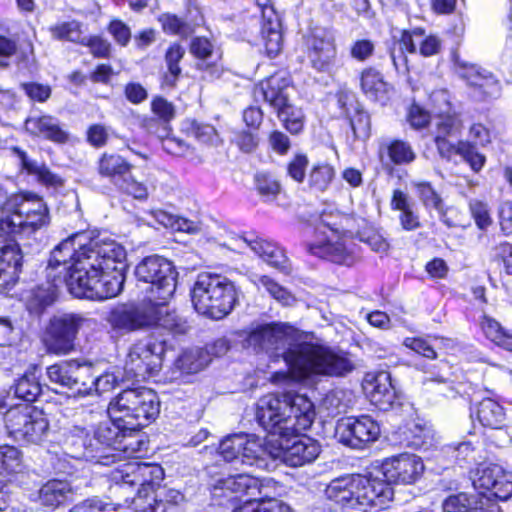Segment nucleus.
<instances>
[{
  "label": "nucleus",
  "instance_id": "nucleus-1",
  "mask_svg": "<svg viewBox=\"0 0 512 512\" xmlns=\"http://www.w3.org/2000/svg\"><path fill=\"white\" fill-rule=\"evenodd\" d=\"M83 237L75 234L53 249L47 278L64 283L78 298L105 300L117 296L125 282L126 250L114 240L82 243Z\"/></svg>",
  "mask_w": 512,
  "mask_h": 512
},
{
  "label": "nucleus",
  "instance_id": "nucleus-2",
  "mask_svg": "<svg viewBox=\"0 0 512 512\" xmlns=\"http://www.w3.org/2000/svg\"><path fill=\"white\" fill-rule=\"evenodd\" d=\"M299 332L288 324H267L253 329L245 339L248 347L265 352L274 361L283 359L291 377L302 380L313 374L342 376L353 370L344 355L299 340Z\"/></svg>",
  "mask_w": 512,
  "mask_h": 512
},
{
  "label": "nucleus",
  "instance_id": "nucleus-3",
  "mask_svg": "<svg viewBox=\"0 0 512 512\" xmlns=\"http://www.w3.org/2000/svg\"><path fill=\"white\" fill-rule=\"evenodd\" d=\"M256 419L268 434L279 437L281 457L288 466H303L318 457L320 446L314 439L294 436L308 429L315 419L314 405L306 396L265 395L258 402Z\"/></svg>",
  "mask_w": 512,
  "mask_h": 512
},
{
  "label": "nucleus",
  "instance_id": "nucleus-4",
  "mask_svg": "<svg viewBox=\"0 0 512 512\" xmlns=\"http://www.w3.org/2000/svg\"><path fill=\"white\" fill-rule=\"evenodd\" d=\"M325 495L337 504L366 512L386 508L394 492L386 479L345 475L332 480L325 489Z\"/></svg>",
  "mask_w": 512,
  "mask_h": 512
},
{
  "label": "nucleus",
  "instance_id": "nucleus-5",
  "mask_svg": "<svg viewBox=\"0 0 512 512\" xmlns=\"http://www.w3.org/2000/svg\"><path fill=\"white\" fill-rule=\"evenodd\" d=\"M108 477L122 490L134 489L135 494L126 498V502L135 511L150 509V497L162 487L164 470L160 465L142 463L135 460L125 461L112 469Z\"/></svg>",
  "mask_w": 512,
  "mask_h": 512
},
{
  "label": "nucleus",
  "instance_id": "nucleus-6",
  "mask_svg": "<svg viewBox=\"0 0 512 512\" xmlns=\"http://www.w3.org/2000/svg\"><path fill=\"white\" fill-rule=\"evenodd\" d=\"M237 298L234 283L219 274L200 273L191 290L195 310L216 320L224 318L233 310Z\"/></svg>",
  "mask_w": 512,
  "mask_h": 512
},
{
  "label": "nucleus",
  "instance_id": "nucleus-7",
  "mask_svg": "<svg viewBox=\"0 0 512 512\" xmlns=\"http://www.w3.org/2000/svg\"><path fill=\"white\" fill-rule=\"evenodd\" d=\"M107 413L111 419L124 422L130 430H140L157 418L160 401L152 389L128 388L111 399Z\"/></svg>",
  "mask_w": 512,
  "mask_h": 512
},
{
  "label": "nucleus",
  "instance_id": "nucleus-8",
  "mask_svg": "<svg viewBox=\"0 0 512 512\" xmlns=\"http://www.w3.org/2000/svg\"><path fill=\"white\" fill-rule=\"evenodd\" d=\"M50 222L49 209L44 200L33 193H21L10 197L0 218V231L13 235L34 232Z\"/></svg>",
  "mask_w": 512,
  "mask_h": 512
},
{
  "label": "nucleus",
  "instance_id": "nucleus-9",
  "mask_svg": "<svg viewBox=\"0 0 512 512\" xmlns=\"http://www.w3.org/2000/svg\"><path fill=\"white\" fill-rule=\"evenodd\" d=\"M167 349L168 341L158 331L135 343L125 361L126 375L138 380L154 375L160 370Z\"/></svg>",
  "mask_w": 512,
  "mask_h": 512
},
{
  "label": "nucleus",
  "instance_id": "nucleus-10",
  "mask_svg": "<svg viewBox=\"0 0 512 512\" xmlns=\"http://www.w3.org/2000/svg\"><path fill=\"white\" fill-rule=\"evenodd\" d=\"M4 421L8 434L24 443H40L49 429L43 411L30 404L10 407L4 415Z\"/></svg>",
  "mask_w": 512,
  "mask_h": 512
},
{
  "label": "nucleus",
  "instance_id": "nucleus-11",
  "mask_svg": "<svg viewBox=\"0 0 512 512\" xmlns=\"http://www.w3.org/2000/svg\"><path fill=\"white\" fill-rule=\"evenodd\" d=\"M138 281L151 285L150 293L154 299L167 301L176 289L177 272L172 262L159 255H150L142 259L135 268Z\"/></svg>",
  "mask_w": 512,
  "mask_h": 512
},
{
  "label": "nucleus",
  "instance_id": "nucleus-12",
  "mask_svg": "<svg viewBox=\"0 0 512 512\" xmlns=\"http://www.w3.org/2000/svg\"><path fill=\"white\" fill-rule=\"evenodd\" d=\"M158 313L157 304L152 300L124 303L110 311L107 321L113 330L126 334L154 327Z\"/></svg>",
  "mask_w": 512,
  "mask_h": 512
},
{
  "label": "nucleus",
  "instance_id": "nucleus-13",
  "mask_svg": "<svg viewBox=\"0 0 512 512\" xmlns=\"http://www.w3.org/2000/svg\"><path fill=\"white\" fill-rule=\"evenodd\" d=\"M84 318L65 313L53 316L43 333L42 342L50 354L63 356L75 350V340Z\"/></svg>",
  "mask_w": 512,
  "mask_h": 512
},
{
  "label": "nucleus",
  "instance_id": "nucleus-14",
  "mask_svg": "<svg viewBox=\"0 0 512 512\" xmlns=\"http://www.w3.org/2000/svg\"><path fill=\"white\" fill-rule=\"evenodd\" d=\"M130 430L122 421L100 422L94 429L93 439L85 448L84 456L97 464L110 466L116 463V446L119 445L124 431Z\"/></svg>",
  "mask_w": 512,
  "mask_h": 512
},
{
  "label": "nucleus",
  "instance_id": "nucleus-15",
  "mask_svg": "<svg viewBox=\"0 0 512 512\" xmlns=\"http://www.w3.org/2000/svg\"><path fill=\"white\" fill-rule=\"evenodd\" d=\"M336 434L343 444L363 449L378 439L380 426L369 415L346 417L338 421Z\"/></svg>",
  "mask_w": 512,
  "mask_h": 512
},
{
  "label": "nucleus",
  "instance_id": "nucleus-16",
  "mask_svg": "<svg viewBox=\"0 0 512 512\" xmlns=\"http://www.w3.org/2000/svg\"><path fill=\"white\" fill-rule=\"evenodd\" d=\"M477 490H486L490 496L506 500L512 495V473L494 463H481L472 476Z\"/></svg>",
  "mask_w": 512,
  "mask_h": 512
},
{
  "label": "nucleus",
  "instance_id": "nucleus-17",
  "mask_svg": "<svg viewBox=\"0 0 512 512\" xmlns=\"http://www.w3.org/2000/svg\"><path fill=\"white\" fill-rule=\"evenodd\" d=\"M382 474L390 484H412L416 482L424 471L422 459L410 453H402L386 458L381 465Z\"/></svg>",
  "mask_w": 512,
  "mask_h": 512
},
{
  "label": "nucleus",
  "instance_id": "nucleus-18",
  "mask_svg": "<svg viewBox=\"0 0 512 512\" xmlns=\"http://www.w3.org/2000/svg\"><path fill=\"white\" fill-rule=\"evenodd\" d=\"M307 55L313 68L327 71L336 58V46L333 34L321 27L312 29L306 36Z\"/></svg>",
  "mask_w": 512,
  "mask_h": 512
},
{
  "label": "nucleus",
  "instance_id": "nucleus-19",
  "mask_svg": "<svg viewBox=\"0 0 512 512\" xmlns=\"http://www.w3.org/2000/svg\"><path fill=\"white\" fill-rule=\"evenodd\" d=\"M209 485L215 499L226 498L228 501H232L241 494L254 497L260 493L259 479L248 474L220 475L213 478Z\"/></svg>",
  "mask_w": 512,
  "mask_h": 512
},
{
  "label": "nucleus",
  "instance_id": "nucleus-20",
  "mask_svg": "<svg viewBox=\"0 0 512 512\" xmlns=\"http://www.w3.org/2000/svg\"><path fill=\"white\" fill-rule=\"evenodd\" d=\"M90 369V362L73 359L48 366L46 375L51 383L75 390L79 394V387H83V384H85Z\"/></svg>",
  "mask_w": 512,
  "mask_h": 512
},
{
  "label": "nucleus",
  "instance_id": "nucleus-21",
  "mask_svg": "<svg viewBox=\"0 0 512 512\" xmlns=\"http://www.w3.org/2000/svg\"><path fill=\"white\" fill-rule=\"evenodd\" d=\"M458 73L472 88V96L475 100L485 101L499 97L500 83L487 70L474 64L459 63Z\"/></svg>",
  "mask_w": 512,
  "mask_h": 512
},
{
  "label": "nucleus",
  "instance_id": "nucleus-22",
  "mask_svg": "<svg viewBox=\"0 0 512 512\" xmlns=\"http://www.w3.org/2000/svg\"><path fill=\"white\" fill-rule=\"evenodd\" d=\"M22 258L20 247L15 240L0 231V293L17 282Z\"/></svg>",
  "mask_w": 512,
  "mask_h": 512
},
{
  "label": "nucleus",
  "instance_id": "nucleus-23",
  "mask_svg": "<svg viewBox=\"0 0 512 512\" xmlns=\"http://www.w3.org/2000/svg\"><path fill=\"white\" fill-rule=\"evenodd\" d=\"M308 253L336 264L351 266L358 259L356 246L350 242L326 238L316 239L306 244Z\"/></svg>",
  "mask_w": 512,
  "mask_h": 512
},
{
  "label": "nucleus",
  "instance_id": "nucleus-24",
  "mask_svg": "<svg viewBox=\"0 0 512 512\" xmlns=\"http://www.w3.org/2000/svg\"><path fill=\"white\" fill-rule=\"evenodd\" d=\"M271 0H256L262 15L261 36L268 57H276L282 49L281 22L274 8L270 4Z\"/></svg>",
  "mask_w": 512,
  "mask_h": 512
},
{
  "label": "nucleus",
  "instance_id": "nucleus-25",
  "mask_svg": "<svg viewBox=\"0 0 512 512\" xmlns=\"http://www.w3.org/2000/svg\"><path fill=\"white\" fill-rule=\"evenodd\" d=\"M292 90L290 79L283 74L276 73L255 86L254 96L257 100L262 99L268 103L276 111L290 100Z\"/></svg>",
  "mask_w": 512,
  "mask_h": 512
},
{
  "label": "nucleus",
  "instance_id": "nucleus-26",
  "mask_svg": "<svg viewBox=\"0 0 512 512\" xmlns=\"http://www.w3.org/2000/svg\"><path fill=\"white\" fill-rule=\"evenodd\" d=\"M363 388L370 397V401L380 410L392 408L397 399L396 389L387 371L368 373Z\"/></svg>",
  "mask_w": 512,
  "mask_h": 512
},
{
  "label": "nucleus",
  "instance_id": "nucleus-27",
  "mask_svg": "<svg viewBox=\"0 0 512 512\" xmlns=\"http://www.w3.org/2000/svg\"><path fill=\"white\" fill-rule=\"evenodd\" d=\"M443 512H501L499 505L483 492H460L448 496L442 502Z\"/></svg>",
  "mask_w": 512,
  "mask_h": 512
},
{
  "label": "nucleus",
  "instance_id": "nucleus-28",
  "mask_svg": "<svg viewBox=\"0 0 512 512\" xmlns=\"http://www.w3.org/2000/svg\"><path fill=\"white\" fill-rule=\"evenodd\" d=\"M243 242L270 266L284 274L291 272V266L284 251L275 243L263 239L254 233H247L241 237Z\"/></svg>",
  "mask_w": 512,
  "mask_h": 512
},
{
  "label": "nucleus",
  "instance_id": "nucleus-29",
  "mask_svg": "<svg viewBox=\"0 0 512 512\" xmlns=\"http://www.w3.org/2000/svg\"><path fill=\"white\" fill-rule=\"evenodd\" d=\"M61 283L53 278L34 286L24 296V303L27 311L33 316H41L51 307L58 298V287Z\"/></svg>",
  "mask_w": 512,
  "mask_h": 512
},
{
  "label": "nucleus",
  "instance_id": "nucleus-30",
  "mask_svg": "<svg viewBox=\"0 0 512 512\" xmlns=\"http://www.w3.org/2000/svg\"><path fill=\"white\" fill-rule=\"evenodd\" d=\"M25 129L33 136L42 137L57 144L69 141V133L59 120L51 115L30 116L25 121Z\"/></svg>",
  "mask_w": 512,
  "mask_h": 512
},
{
  "label": "nucleus",
  "instance_id": "nucleus-31",
  "mask_svg": "<svg viewBox=\"0 0 512 512\" xmlns=\"http://www.w3.org/2000/svg\"><path fill=\"white\" fill-rule=\"evenodd\" d=\"M433 99L442 100L444 107L436 111L433 119L435 127V136L457 137L460 133L462 124L461 120L455 113H451L450 103L447 100L445 91L433 94Z\"/></svg>",
  "mask_w": 512,
  "mask_h": 512
},
{
  "label": "nucleus",
  "instance_id": "nucleus-32",
  "mask_svg": "<svg viewBox=\"0 0 512 512\" xmlns=\"http://www.w3.org/2000/svg\"><path fill=\"white\" fill-rule=\"evenodd\" d=\"M73 497L74 490L71 484L65 480H50L39 490V500L47 507H59L73 500Z\"/></svg>",
  "mask_w": 512,
  "mask_h": 512
},
{
  "label": "nucleus",
  "instance_id": "nucleus-33",
  "mask_svg": "<svg viewBox=\"0 0 512 512\" xmlns=\"http://www.w3.org/2000/svg\"><path fill=\"white\" fill-rule=\"evenodd\" d=\"M213 50V44L205 37H196L191 41V54L202 60V62L197 64V69L206 73V76L210 79L219 78L222 74V67L220 65L216 62H206V60L213 55Z\"/></svg>",
  "mask_w": 512,
  "mask_h": 512
},
{
  "label": "nucleus",
  "instance_id": "nucleus-34",
  "mask_svg": "<svg viewBox=\"0 0 512 512\" xmlns=\"http://www.w3.org/2000/svg\"><path fill=\"white\" fill-rule=\"evenodd\" d=\"M97 169L102 177L109 178L117 186L131 171L132 165L121 155L104 153Z\"/></svg>",
  "mask_w": 512,
  "mask_h": 512
},
{
  "label": "nucleus",
  "instance_id": "nucleus-35",
  "mask_svg": "<svg viewBox=\"0 0 512 512\" xmlns=\"http://www.w3.org/2000/svg\"><path fill=\"white\" fill-rule=\"evenodd\" d=\"M152 216L157 223L174 231L188 234H198L202 231L203 224L198 217L189 219L164 210H155L152 212Z\"/></svg>",
  "mask_w": 512,
  "mask_h": 512
},
{
  "label": "nucleus",
  "instance_id": "nucleus-36",
  "mask_svg": "<svg viewBox=\"0 0 512 512\" xmlns=\"http://www.w3.org/2000/svg\"><path fill=\"white\" fill-rule=\"evenodd\" d=\"M139 430L124 431L123 437L116 446V463L125 462L128 458H139L147 452V443L138 433Z\"/></svg>",
  "mask_w": 512,
  "mask_h": 512
},
{
  "label": "nucleus",
  "instance_id": "nucleus-37",
  "mask_svg": "<svg viewBox=\"0 0 512 512\" xmlns=\"http://www.w3.org/2000/svg\"><path fill=\"white\" fill-rule=\"evenodd\" d=\"M149 502L150 509L137 512H182L184 496L178 490L161 488Z\"/></svg>",
  "mask_w": 512,
  "mask_h": 512
},
{
  "label": "nucleus",
  "instance_id": "nucleus-38",
  "mask_svg": "<svg viewBox=\"0 0 512 512\" xmlns=\"http://www.w3.org/2000/svg\"><path fill=\"white\" fill-rule=\"evenodd\" d=\"M476 417L483 427L502 429L505 425V412L503 407L490 398L483 399L477 406Z\"/></svg>",
  "mask_w": 512,
  "mask_h": 512
},
{
  "label": "nucleus",
  "instance_id": "nucleus-39",
  "mask_svg": "<svg viewBox=\"0 0 512 512\" xmlns=\"http://www.w3.org/2000/svg\"><path fill=\"white\" fill-rule=\"evenodd\" d=\"M360 87L368 98L375 101L382 99L388 91V84L382 74L372 67L361 72Z\"/></svg>",
  "mask_w": 512,
  "mask_h": 512
},
{
  "label": "nucleus",
  "instance_id": "nucleus-40",
  "mask_svg": "<svg viewBox=\"0 0 512 512\" xmlns=\"http://www.w3.org/2000/svg\"><path fill=\"white\" fill-rule=\"evenodd\" d=\"M210 361L209 352L195 348L184 351L175 361V366L183 373L193 374L204 369Z\"/></svg>",
  "mask_w": 512,
  "mask_h": 512
},
{
  "label": "nucleus",
  "instance_id": "nucleus-41",
  "mask_svg": "<svg viewBox=\"0 0 512 512\" xmlns=\"http://www.w3.org/2000/svg\"><path fill=\"white\" fill-rule=\"evenodd\" d=\"M166 301L156 302L159 311L154 327L163 328L174 334H184L188 329L187 321L175 311H169Z\"/></svg>",
  "mask_w": 512,
  "mask_h": 512
},
{
  "label": "nucleus",
  "instance_id": "nucleus-42",
  "mask_svg": "<svg viewBox=\"0 0 512 512\" xmlns=\"http://www.w3.org/2000/svg\"><path fill=\"white\" fill-rule=\"evenodd\" d=\"M118 381V377L111 372L93 377V365L91 364L89 377H86L83 387H79V395H90L93 391L98 395L109 392L118 385Z\"/></svg>",
  "mask_w": 512,
  "mask_h": 512
},
{
  "label": "nucleus",
  "instance_id": "nucleus-43",
  "mask_svg": "<svg viewBox=\"0 0 512 512\" xmlns=\"http://www.w3.org/2000/svg\"><path fill=\"white\" fill-rule=\"evenodd\" d=\"M13 152L19 159L22 167L26 169L28 173L37 175L41 182L48 185H57L60 183V178L56 174H53L44 164L31 160L26 152L20 148H13Z\"/></svg>",
  "mask_w": 512,
  "mask_h": 512
},
{
  "label": "nucleus",
  "instance_id": "nucleus-44",
  "mask_svg": "<svg viewBox=\"0 0 512 512\" xmlns=\"http://www.w3.org/2000/svg\"><path fill=\"white\" fill-rule=\"evenodd\" d=\"M41 392L42 385L40 384L35 371L26 372L14 385L15 396L26 402H34Z\"/></svg>",
  "mask_w": 512,
  "mask_h": 512
},
{
  "label": "nucleus",
  "instance_id": "nucleus-45",
  "mask_svg": "<svg viewBox=\"0 0 512 512\" xmlns=\"http://www.w3.org/2000/svg\"><path fill=\"white\" fill-rule=\"evenodd\" d=\"M22 452L11 445L0 446V475H12L24 470Z\"/></svg>",
  "mask_w": 512,
  "mask_h": 512
},
{
  "label": "nucleus",
  "instance_id": "nucleus-46",
  "mask_svg": "<svg viewBox=\"0 0 512 512\" xmlns=\"http://www.w3.org/2000/svg\"><path fill=\"white\" fill-rule=\"evenodd\" d=\"M185 55V49L180 44L171 45L165 54V62L167 65V73L163 77V85L166 87H174L181 74L179 62Z\"/></svg>",
  "mask_w": 512,
  "mask_h": 512
},
{
  "label": "nucleus",
  "instance_id": "nucleus-47",
  "mask_svg": "<svg viewBox=\"0 0 512 512\" xmlns=\"http://www.w3.org/2000/svg\"><path fill=\"white\" fill-rule=\"evenodd\" d=\"M411 185L425 208L435 209L441 214L444 212V201L430 182L412 181Z\"/></svg>",
  "mask_w": 512,
  "mask_h": 512
},
{
  "label": "nucleus",
  "instance_id": "nucleus-48",
  "mask_svg": "<svg viewBox=\"0 0 512 512\" xmlns=\"http://www.w3.org/2000/svg\"><path fill=\"white\" fill-rule=\"evenodd\" d=\"M335 177V169L327 163H319L312 167L308 175L310 189L316 192H324L328 189Z\"/></svg>",
  "mask_w": 512,
  "mask_h": 512
},
{
  "label": "nucleus",
  "instance_id": "nucleus-49",
  "mask_svg": "<svg viewBox=\"0 0 512 512\" xmlns=\"http://www.w3.org/2000/svg\"><path fill=\"white\" fill-rule=\"evenodd\" d=\"M49 32L54 39L66 40L75 43H84L81 23L72 20L67 22L56 23L49 27Z\"/></svg>",
  "mask_w": 512,
  "mask_h": 512
},
{
  "label": "nucleus",
  "instance_id": "nucleus-50",
  "mask_svg": "<svg viewBox=\"0 0 512 512\" xmlns=\"http://www.w3.org/2000/svg\"><path fill=\"white\" fill-rule=\"evenodd\" d=\"M278 118L284 123L285 128L291 134H298L304 127V113L300 108L293 106L290 100L276 110Z\"/></svg>",
  "mask_w": 512,
  "mask_h": 512
},
{
  "label": "nucleus",
  "instance_id": "nucleus-51",
  "mask_svg": "<svg viewBox=\"0 0 512 512\" xmlns=\"http://www.w3.org/2000/svg\"><path fill=\"white\" fill-rule=\"evenodd\" d=\"M232 512H291L288 505L275 498L264 500L249 499Z\"/></svg>",
  "mask_w": 512,
  "mask_h": 512
},
{
  "label": "nucleus",
  "instance_id": "nucleus-52",
  "mask_svg": "<svg viewBox=\"0 0 512 512\" xmlns=\"http://www.w3.org/2000/svg\"><path fill=\"white\" fill-rule=\"evenodd\" d=\"M245 443H247V434L229 435L220 442L218 453L227 462L238 460L241 456V448Z\"/></svg>",
  "mask_w": 512,
  "mask_h": 512
},
{
  "label": "nucleus",
  "instance_id": "nucleus-53",
  "mask_svg": "<svg viewBox=\"0 0 512 512\" xmlns=\"http://www.w3.org/2000/svg\"><path fill=\"white\" fill-rule=\"evenodd\" d=\"M387 154L396 165H406L413 162L416 158L412 146L403 140H393L386 146Z\"/></svg>",
  "mask_w": 512,
  "mask_h": 512
},
{
  "label": "nucleus",
  "instance_id": "nucleus-54",
  "mask_svg": "<svg viewBox=\"0 0 512 512\" xmlns=\"http://www.w3.org/2000/svg\"><path fill=\"white\" fill-rule=\"evenodd\" d=\"M242 447L240 460L243 464L260 466L264 462L266 450L259 439L247 434V443Z\"/></svg>",
  "mask_w": 512,
  "mask_h": 512
},
{
  "label": "nucleus",
  "instance_id": "nucleus-55",
  "mask_svg": "<svg viewBox=\"0 0 512 512\" xmlns=\"http://www.w3.org/2000/svg\"><path fill=\"white\" fill-rule=\"evenodd\" d=\"M257 285L262 286L276 301L285 306L295 302V297L283 286L266 275L259 276Z\"/></svg>",
  "mask_w": 512,
  "mask_h": 512
},
{
  "label": "nucleus",
  "instance_id": "nucleus-56",
  "mask_svg": "<svg viewBox=\"0 0 512 512\" xmlns=\"http://www.w3.org/2000/svg\"><path fill=\"white\" fill-rule=\"evenodd\" d=\"M347 118L349 119L355 138L367 139L369 137L370 117L366 112L361 110L359 107H355V110H353Z\"/></svg>",
  "mask_w": 512,
  "mask_h": 512
},
{
  "label": "nucleus",
  "instance_id": "nucleus-57",
  "mask_svg": "<svg viewBox=\"0 0 512 512\" xmlns=\"http://www.w3.org/2000/svg\"><path fill=\"white\" fill-rule=\"evenodd\" d=\"M258 193L267 199H274L280 192V183L269 173L259 172L255 175Z\"/></svg>",
  "mask_w": 512,
  "mask_h": 512
},
{
  "label": "nucleus",
  "instance_id": "nucleus-58",
  "mask_svg": "<svg viewBox=\"0 0 512 512\" xmlns=\"http://www.w3.org/2000/svg\"><path fill=\"white\" fill-rule=\"evenodd\" d=\"M457 154L461 155L475 172L480 171L485 163L484 155L478 153L470 141H459Z\"/></svg>",
  "mask_w": 512,
  "mask_h": 512
},
{
  "label": "nucleus",
  "instance_id": "nucleus-59",
  "mask_svg": "<svg viewBox=\"0 0 512 512\" xmlns=\"http://www.w3.org/2000/svg\"><path fill=\"white\" fill-rule=\"evenodd\" d=\"M404 436V441L407 446L419 449L427 444L429 430L419 424L413 423L411 427L404 431Z\"/></svg>",
  "mask_w": 512,
  "mask_h": 512
},
{
  "label": "nucleus",
  "instance_id": "nucleus-60",
  "mask_svg": "<svg viewBox=\"0 0 512 512\" xmlns=\"http://www.w3.org/2000/svg\"><path fill=\"white\" fill-rule=\"evenodd\" d=\"M117 187L135 199L143 200L148 197L147 187L143 183L136 181L131 171L121 180Z\"/></svg>",
  "mask_w": 512,
  "mask_h": 512
},
{
  "label": "nucleus",
  "instance_id": "nucleus-61",
  "mask_svg": "<svg viewBox=\"0 0 512 512\" xmlns=\"http://www.w3.org/2000/svg\"><path fill=\"white\" fill-rule=\"evenodd\" d=\"M424 36L422 29H414L412 31H403L399 40L395 41L393 46L398 50H402L408 53L416 52V45L419 43V39Z\"/></svg>",
  "mask_w": 512,
  "mask_h": 512
},
{
  "label": "nucleus",
  "instance_id": "nucleus-62",
  "mask_svg": "<svg viewBox=\"0 0 512 512\" xmlns=\"http://www.w3.org/2000/svg\"><path fill=\"white\" fill-rule=\"evenodd\" d=\"M469 208L478 228L485 230L491 225L492 220L486 203L474 199L470 201Z\"/></svg>",
  "mask_w": 512,
  "mask_h": 512
},
{
  "label": "nucleus",
  "instance_id": "nucleus-63",
  "mask_svg": "<svg viewBox=\"0 0 512 512\" xmlns=\"http://www.w3.org/2000/svg\"><path fill=\"white\" fill-rule=\"evenodd\" d=\"M308 164L309 160L306 155L296 154L287 165V174L294 181L301 183L305 178V172Z\"/></svg>",
  "mask_w": 512,
  "mask_h": 512
},
{
  "label": "nucleus",
  "instance_id": "nucleus-64",
  "mask_svg": "<svg viewBox=\"0 0 512 512\" xmlns=\"http://www.w3.org/2000/svg\"><path fill=\"white\" fill-rule=\"evenodd\" d=\"M113 508L98 498L87 499L76 504L69 512H111Z\"/></svg>",
  "mask_w": 512,
  "mask_h": 512
}]
</instances>
